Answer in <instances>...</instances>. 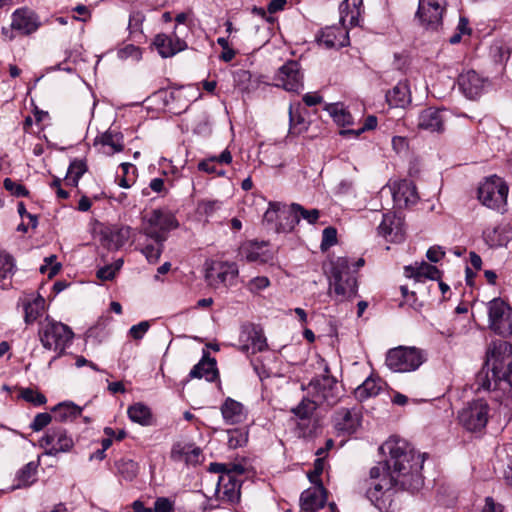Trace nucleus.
Here are the masks:
<instances>
[{"instance_id": "obj_19", "label": "nucleus", "mask_w": 512, "mask_h": 512, "mask_svg": "<svg viewBox=\"0 0 512 512\" xmlns=\"http://www.w3.org/2000/svg\"><path fill=\"white\" fill-rule=\"evenodd\" d=\"M158 53L163 58H169L187 48L184 40L180 39L176 33L167 35L164 33L157 34L153 41Z\"/></svg>"}, {"instance_id": "obj_54", "label": "nucleus", "mask_w": 512, "mask_h": 512, "mask_svg": "<svg viewBox=\"0 0 512 512\" xmlns=\"http://www.w3.org/2000/svg\"><path fill=\"white\" fill-rule=\"evenodd\" d=\"M270 285V280L266 276H258L253 279H251L248 284L247 288L252 293H257L260 290H263L267 288Z\"/></svg>"}, {"instance_id": "obj_56", "label": "nucleus", "mask_w": 512, "mask_h": 512, "mask_svg": "<svg viewBox=\"0 0 512 512\" xmlns=\"http://www.w3.org/2000/svg\"><path fill=\"white\" fill-rule=\"evenodd\" d=\"M222 203L218 200H202L198 209L207 216L212 215L221 208Z\"/></svg>"}, {"instance_id": "obj_1", "label": "nucleus", "mask_w": 512, "mask_h": 512, "mask_svg": "<svg viewBox=\"0 0 512 512\" xmlns=\"http://www.w3.org/2000/svg\"><path fill=\"white\" fill-rule=\"evenodd\" d=\"M380 451L389 455L386 459V468H392L389 480L391 485H399V490L411 493L422 488L424 479L421 471L425 460L424 454H417L406 440L394 437L385 441Z\"/></svg>"}, {"instance_id": "obj_52", "label": "nucleus", "mask_w": 512, "mask_h": 512, "mask_svg": "<svg viewBox=\"0 0 512 512\" xmlns=\"http://www.w3.org/2000/svg\"><path fill=\"white\" fill-rule=\"evenodd\" d=\"M52 421V416L49 413H38L32 423L30 424V428L35 431L39 432L43 428H45L47 425H49Z\"/></svg>"}, {"instance_id": "obj_43", "label": "nucleus", "mask_w": 512, "mask_h": 512, "mask_svg": "<svg viewBox=\"0 0 512 512\" xmlns=\"http://www.w3.org/2000/svg\"><path fill=\"white\" fill-rule=\"evenodd\" d=\"M317 400L304 398L296 407L291 409V412L300 419H308L318 406Z\"/></svg>"}, {"instance_id": "obj_48", "label": "nucleus", "mask_w": 512, "mask_h": 512, "mask_svg": "<svg viewBox=\"0 0 512 512\" xmlns=\"http://www.w3.org/2000/svg\"><path fill=\"white\" fill-rule=\"evenodd\" d=\"M13 269V257L4 251H0V280L11 275L13 273Z\"/></svg>"}, {"instance_id": "obj_49", "label": "nucleus", "mask_w": 512, "mask_h": 512, "mask_svg": "<svg viewBox=\"0 0 512 512\" xmlns=\"http://www.w3.org/2000/svg\"><path fill=\"white\" fill-rule=\"evenodd\" d=\"M235 85L241 91H248L250 88L252 75L248 70L239 69L234 73Z\"/></svg>"}, {"instance_id": "obj_51", "label": "nucleus", "mask_w": 512, "mask_h": 512, "mask_svg": "<svg viewBox=\"0 0 512 512\" xmlns=\"http://www.w3.org/2000/svg\"><path fill=\"white\" fill-rule=\"evenodd\" d=\"M21 397L35 406H40L46 403L47 399L44 394L34 391L31 388H26L21 391Z\"/></svg>"}, {"instance_id": "obj_36", "label": "nucleus", "mask_w": 512, "mask_h": 512, "mask_svg": "<svg viewBox=\"0 0 512 512\" xmlns=\"http://www.w3.org/2000/svg\"><path fill=\"white\" fill-rule=\"evenodd\" d=\"M96 142L103 146H109L111 148L110 154L121 152L124 148L123 136L113 131H106L96 139Z\"/></svg>"}, {"instance_id": "obj_35", "label": "nucleus", "mask_w": 512, "mask_h": 512, "mask_svg": "<svg viewBox=\"0 0 512 512\" xmlns=\"http://www.w3.org/2000/svg\"><path fill=\"white\" fill-rule=\"evenodd\" d=\"M381 390V386L379 381L368 377L360 386H358L355 390V396L360 401H363L369 397H373L379 394Z\"/></svg>"}, {"instance_id": "obj_16", "label": "nucleus", "mask_w": 512, "mask_h": 512, "mask_svg": "<svg viewBox=\"0 0 512 512\" xmlns=\"http://www.w3.org/2000/svg\"><path fill=\"white\" fill-rule=\"evenodd\" d=\"M392 196L395 205L399 208L414 205L419 200L415 184L407 179H402L393 184Z\"/></svg>"}, {"instance_id": "obj_7", "label": "nucleus", "mask_w": 512, "mask_h": 512, "mask_svg": "<svg viewBox=\"0 0 512 512\" xmlns=\"http://www.w3.org/2000/svg\"><path fill=\"white\" fill-rule=\"evenodd\" d=\"M508 185L497 175L487 177L478 187L479 201L489 209L501 210L507 204Z\"/></svg>"}, {"instance_id": "obj_59", "label": "nucleus", "mask_w": 512, "mask_h": 512, "mask_svg": "<svg viewBox=\"0 0 512 512\" xmlns=\"http://www.w3.org/2000/svg\"><path fill=\"white\" fill-rule=\"evenodd\" d=\"M392 224H393V217L388 214H384L381 223L379 224L377 230L378 234L387 237L392 232Z\"/></svg>"}, {"instance_id": "obj_33", "label": "nucleus", "mask_w": 512, "mask_h": 512, "mask_svg": "<svg viewBox=\"0 0 512 512\" xmlns=\"http://www.w3.org/2000/svg\"><path fill=\"white\" fill-rule=\"evenodd\" d=\"M337 33H341V31L334 27H326L317 36V41L326 48L342 47L345 45L344 40L348 38V34L345 33L343 40H338Z\"/></svg>"}, {"instance_id": "obj_5", "label": "nucleus", "mask_w": 512, "mask_h": 512, "mask_svg": "<svg viewBox=\"0 0 512 512\" xmlns=\"http://www.w3.org/2000/svg\"><path fill=\"white\" fill-rule=\"evenodd\" d=\"M178 226L179 222L170 210L157 208L142 216L140 232L153 241H166L168 233Z\"/></svg>"}, {"instance_id": "obj_20", "label": "nucleus", "mask_w": 512, "mask_h": 512, "mask_svg": "<svg viewBox=\"0 0 512 512\" xmlns=\"http://www.w3.org/2000/svg\"><path fill=\"white\" fill-rule=\"evenodd\" d=\"M417 126L431 133H442L445 129L444 111L434 107L424 109L418 116Z\"/></svg>"}, {"instance_id": "obj_25", "label": "nucleus", "mask_w": 512, "mask_h": 512, "mask_svg": "<svg viewBox=\"0 0 512 512\" xmlns=\"http://www.w3.org/2000/svg\"><path fill=\"white\" fill-rule=\"evenodd\" d=\"M486 244L491 248L506 246L512 240V227L509 224L488 228L483 232Z\"/></svg>"}, {"instance_id": "obj_26", "label": "nucleus", "mask_w": 512, "mask_h": 512, "mask_svg": "<svg viewBox=\"0 0 512 512\" xmlns=\"http://www.w3.org/2000/svg\"><path fill=\"white\" fill-rule=\"evenodd\" d=\"M221 414L226 424L241 423L246 418V411L242 403L228 397L221 405Z\"/></svg>"}, {"instance_id": "obj_31", "label": "nucleus", "mask_w": 512, "mask_h": 512, "mask_svg": "<svg viewBox=\"0 0 512 512\" xmlns=\"http://www.w3.org/2000/svg\"><path fill=\"white\" fill-rule=\"evenodd\" d=\"M52 411L55 413V419L60 422L76 419L82 413V408L73 402H63L57 404Z\"/></svg>"}, {"instance_id": "obj_27", "label": "nucleus", "mask_w": 512, "mask_h": 512, "mask_svg": "<svg viewBox=\"0 0 512 512\" xmlns=\"http://www.w3.org/2000/svg\"><path fill=\"white\" fill-rule=\"evenodd\" d=\"M404 274L407 278H413L416 282H420L423 277L430 280H439L441 277V271L436 266L424 261L420 264L415 263L414 265L405 266Z\"/></svg>"}, {"instance_id": "obj_28", "label": "nucleus", "mask_w": 512, "mask_h": 512, "mask_svg": "<svg viewBox=\"0 0 512 512\" xmlns=\"http://www.w3.org/2000/svg\"><path fill=\"white\" fill-rule=\"evenodd\" d=\"M241 338H245L246 341L250 342V344L244 345L243 348L248 351L251 347L252 353L261 352L267 348L266 338L262 329L254 324H249L243 328Z\"/></svg>"}, {"instance_id": "obj_24", "label": "nucleus", "mask_w": 512, "mask_h": 512, "mask_svg": "<svg viewBox=\"0 0 512 512\" xmlns=\"http://www.w3.org/2000/svg\"><path fill=\"white\" fill-rule=\"evenodd\" d=\"M399 489V485H391L389 480L382 478L381 482L369 487L366 491L367 498L379 509H387L386 498H390L391 490Z\"/></svg>"}, {"instance_id": "obj_41", "label": "nucleus", "mask_w": 512, "mask_h": 512, "mask_svg": "<svg viewBox=\"0 0 512 512\" xmlns=\"http://www.w3.org/2000/svg\"><path fill=\"white\" fill-rule=\"evenodd\" d=\"M227 434V444L230 449L243 447L248 442V431L242 428L229 429Z\"/></svg>"}, {"instance_id": "obj_46", "label": "nucleus", "mask_w": 512, "mask_h": 512, "mask_svg": "<svg viewBox=\"0 0 512 512\" xmlns=\"http://www.w3.org/2000/svg\"><path fill=\"white\" fill-rule=\"evenodd\" d=\"M37 466L34 462L27 463L23 468L19 470L17 473V478L19 481L18 486H27L33 482V478L36 474Z\"/></svg>"}, {"instance_id": "obj_10", "label": "nucleus", "mask_w": 512, "mask_h": 512, "mask_svg": "<svg viewBox=\"0 0 512 512\" xmlns=\"http://www.w3.org/2000/svg\"><path fill=\"white\" fill-rule=\"evenodd\" d=\"M325 372V375L312 379L308 388L319 404L325 402L332 406L340 398L339 387L336 378L328 374V367L325 368Z\"/></svg>"}, {"instance_id": "obj_29", "label": "nucleus", "mask_w": 512, "mask_h": 512, "mask_svg": "<svg viewBox=\"0 0 512 512\" xmlns=\"http://www.w3.org/2000/svg\"><path fill=\"white\" fill-rule=\"evenodd\" d=\"M386 101L390 107L403 108L411 102L409 85L406 81L398 82L386 93Z\"/></svg>"}, {"instance_id": "obj_21", "label": "nucleus", "mask_w": 512, "mask_h": 512, "mask_svg": "<svg viewBox=\"0 0 512 512\" xmlns=\"http://www.w3.org/2000/svg\"><path fill=\"white\" fill-rule=\"evenodd\" d=\"M361 414L356 408H340L334 414V427L337 431L352 434L360 426Z\"/></svg>"}, {"instance_id": "obj_40", "label": "nucleus", "mask_w": 512, "mask_h": 512, "mask_svg": "<svg viewBox=\"0 0 512 512\" xmlns=\"http://www.w3.org/2000/svg\"><path fill=\"white\" fill-rule=\"evenodd\" d=\"M326 110L334 121L341 126H347L353 123L351 114L339 103L327 105Z\"/></svg>"}, {"instance_id": "obj_57", "label": "nucleus", "mask_w": 512, "mask_h": 512, "mask_svg": "<svg viewBox=\"0 0 512 512\" xmlns=\"http://www.w3.org/2000/svg\"><path fill=\"white\" fill-rule=\"evenodd\" d=\"M391 471H392V468H386V460H385L383 462H379V464L377 466H374L370 469V478L377 479V478L383 476V478L390 480V472Z\"/></svg>"}, {"instance_id": "obj_14", "label": "nucleus", "mask_w": 512, "mask_h": 512, "mask_svg": "<svg viewBox=\"0 0 512 512\" xmlns=\"http://www.w3.org/2000/svg\"><path fill=\"white\" fill-rule=\"evenodd\" d=\"M275 85L282 87L288 92L300 93L303 90V74L300 64L290 60L282 65L274 76Z\"/></svg>"}, {"instance_id": "obj_32", "label": "nucleus", "mask_w": 512, "mask_h": 512, "mask_svg": "<svg viewBox=\"0 0 512 512\" xmlns=\"http://www.w3.org/2000/svg\"><path fill=\"white\" fill-rule=\"evenodd\" d=\"M264 248V243L249 242L241 247L240 254L248 262H266L267 256Z\"/></svg>"}, {"instance_id": "obj_8", "label": "nucleus", "mask_w": 512, "mask_h": 512, "mask_svg": "<svg viewBox=\"0 0 512 512\" xmlns=\"http://www.w3.org/2000/svg\"><path fill=\"white\" fill-rule=\"evenodd\" d=\"M489 327L503 337L512 335V308L501 298L488 303Z\"/></svg>"}, {"instance_id": "obj_34", "label": "nucleus", "mask_w": 512, "mask_h": 512, "mask_svg": "<svg viewBox=\"0 0 512 512\" xmlns=\"http://www.w3.org/2000/svg\"><path fill=\"white\" fill-rule=\"evenodd\" d=\"M232 161L231 152L228 149H225L219 156H214L209 159L203 160L198 164V169L200 171H204L207 173H217L218 175H223V171H217L215 167V163L220 164H230Z\"/></svg>"}, {"instance_id": "obj_2", "label": "nucleus", "mask_w": 512, "mask_h": 512, "mask_svg": "<svg viewBox=\"0 0 512 512\" xmlns=\"http://www.w3.org/2000/svg\"><path fill=\"white\" fill-rule=\"evenodd\" d=\"M491 379L494 388L501 381L512 387V345L505 341L494 343L493 348L487 352L486 363L476 375L477 390H490Z\"/></svg>"}, {"instance_id": "obj_4", "label": "nucleus", "mask_w": 512, "mask_h": 512, "mask_svg": "<svg viewBox=\"0 0 512 512\" xmlns=\"http://www.w3.org/2000/svg\"><path fill=\"white\" fill-rule=\"evenodd\" d=\"M38 337L43 348L56 353L48 363L50 368L55 360L66 354V349L72 344L74 332L68 325L47 317L46 322L39 328Z\"/></svg>"}, {"instance_id": "obj_64", "label": "nucleus", "mask_w": 512, "mask_h": 512, "mask_svg": "<svg viewBox=\"0 0 512 512\" xmlns=\"http://www.w3.org/2000/svg\"><path fill=\"white\" fill-rule=\"evenodd\" d=\"M482 512H503V506L495 503L492 497H486Z\"/></svg>"}, {"instance_id": "obj_9", "label": "nucleus", "mask_w": 512, "mask_h": 512, "mask_svg": "<svg viewBox=\"0 0 512 512\" xmlns=\"http://www.w3.org/2000/svg\"><path fill=\"white\" fill-rule=\"evenodd\" d=\"M287 215V222L280 223L282 231L287 232L294 229V227L300 222L301 219L306 220L309 224H314L320 217V211L318 209H305L303 206L297 203L290 205L287 211H281L279 217ZM274 216H277L275 209H268L264 215V218L268 221H273Z\"/></svg>"}, {"instance_id": "obj_11", "label": "nucleus", "mask_w": 512, "mask_h": 512, "mask_svg": "<svg viewBox=\"0 0 512 512\" xmlns=\"http://www.w3.org/2000/svg\"><path fill=\"white\" fill-rule=\"evenodd\" d=\"M489 406L484 400H476L463 408L458 415L460 424L468 431H481L488 422Z\"/></svg>"}, {"instance_id": "obj_47", "label": "nucleus", "mask_w": 512, "mask_h": 512, "mask_svg": "<svg viewBox=\"0 0 512 512\" xmlns=\"http://www.w3.org/2000/svg\"><path fill=\"white\" fill-rule=\"evenodd\" d=\"M191 443L177 442L172 446L170 457L175 462H186Z\"/></svg>"}, {"instance_id": "obj_6", "label": "nucleus", "mask_w": 512, "mask_h": 512, "mask_svg": "<svg viewBox=\"0 0 512 512\" xmlns=\"http://www.w3.org/2000/svg\"><path fill=\"white\" fill-rule=\"evenodd\" d=\"M426 360L424 352L416 347L398 346L386 354L385 364L393 372L417 370Z\"/></svg>"}, {"instance_id": "obj_12", "label": "nucleus", "mask_w": 512, "mask_h": 512, "mask_svg": "<svg viewBox=\"0 0 512 512\" xmlns=\"http://www.w3.org/2000/svg\"><path fill=\"white\" fill-rule=\"evenodd\" d=\"M11 28H2V33L9 39H14L13 30L22 35H30L41 25L39 16L27 7L16 9L11 16Z\"/></svg>"}, {"instance_id": "obj_3", "label": "nucleus", "mask_w": 512, "mask_h": 512, "mask_svg": "<svg viewBox=\"0 0 512 512\" xmlns=\"http://www.w3.org/2000/svg\"><path fill=\"white\" fill-rule=\"evenodd\" d=\"M358 285L355 271L351 270L346 257H337L331 261L329 276V295L336 302L352 300L357 296Z\"/></svg>"}, {"instance_id": "obj_58", "label": "nucleus", "mask_w": 512, "mask_h": 512, "mask_svg": "<svg viewBox=\"0 0 512 512\" xmlns=\"http://www.w3.org/2000/svg\"><path fill=\"white\" fill-rule=\"evenodd\" d=\"M174 502L167 497H158L154 502L153 512H173Z\"/></svg>"}, {"instance_id": "obj_61", "label": "nucleus", "mask_w": 512, "mask_h": 512, "mask_svg": "<svg viewBox=\"0 0 512 512\" xmlns=\"http://www.w3.org/2000/svg\"><path fill=\"white\" fill-rule=\"evenodd\" d=\"M144 16L140 12H135L130 15L128 29L131 33L140 29Z\"/></svg>"}, {"instance_id": "obj_23", "label": "nucleus", "mask_w": 512, "mask_h": 512, "mask_svg": "<svg viewBox=\"0 0 512 512\" xmlns=\"http://www.w3.org/2000/svg\"><path fill=\"white\" fill-rule=\"evenodd\" d=\"M363 11V0H343L339 5L341 25L344 28L357 26Z\"/></svg>"}, {"instance_id": "obj_45", "label": "nucleus", "mask_w": 512, "mask_h": 512, "mask_svg": "<svg viewBox=\"0 0 512 512\" xmlns=\"http://www.w3.org/2000/svg\"><path fill=\"white\" fill-rule=\"evenodd\" d=\"M238 276V267L236 263H222L220 266V271L218 273V279L222 283H229L230 285L233 283L234 279Z\"/></svg>"}, {"instance_id": "obj_37", "label": "nucleus", "mask_w": 512, "mask_h": 512, "mask_svg": "<svg viewBox=\"0 0 512 512\" xmlns=\"http://www.w3.org/2000/svg\"><path fill=\"white\" fill-rule=\"evenodd\" d=\"M128 416L131 421L141 425H149L151 421V411L148 406L142 403H136L128 408Z\"/></svg>"}, {"instance_id": "obj_30", "label": "nucleus", "mask_w": 512, "mask_h": 512, "mask_svg": "<svg viewBox=\"0 0 512 512\" xmlns=\"http://www.w3.org/2000/svg\"><path fill=\"white\" fill-rule=\"evenodd\" d=\"M219 376L218 369L216 367V360L204 355L202 359L197 363L190 371V378H202L209 382L215 381Z\"/></svg>"}, {"instance_id": "obj_18", "label": "nucleus", "mask_w": 512, "mask_h": 512, "mask_svg": "<svg viewBox=\"0 0 512 512\" xmlns=\"http://www.w3.org/2000/svg\"><path fill=\"white\" fill-rule=\"evenodd\" d=\"M485 83L486 80L474 70L464 72L458 78L460 90L471 100L477 99L483 93Z\"/></svg>"}, {"instance_id": "obj_50", "label": "nucleus", "mask_w": 512, "mask_h": 512, "mask_svg": "<svg viewBox=\"0 0 512 512\" xmlns=\"http://www.w3.org/2000/svg\"><path fill=\"white\" fill-rule=\"evenodd\" d=\"M3 185L15 197H27L29 195V191L24 185L14 182L11 178H5Z\"/></svg>"}, {"instance_id": "obj_22", "label": "nucleus", "mask_w": 512, "mask_h": 512, "mask_svg": "<svg viewBox=\"0 0 512 512\" xmlns=\"http://www.w3.org/2000/svg\"><path fill=\"white\" fill-rule=\"evenodd\" d=\"M241 481L238 478H232L230 474L219 476L216 493L220 500L229 503L238 502L240 499Z\"/></svg>"}, {"instance_id": "obj_44", "label": "nucleus", "mask_w": 512, "mask_h": 512, "mask_svg": "<svg viewBox=\"0 0 512 512\" xmlns=\"http://www.w3.org/2000/svg\"><path fill=\"white\" fill-rule=\"evenodd\" d=\"M165 241H154V244L145 245L141 252L149 263H157L164 248Z\"/></svg>"}, {"instance_id": "obj_55", "label": "nucleus", "mask_w": 512, "mask_h": 512, "mask_svg": "<svg viewBox=\"0 0 512 512\" xmlns=\"http://www.w3.org/2000/svg\"><path fill=\"white\" fill-rule=\"evenodd\" d=\"M376 126H377V118L373 115H369L365 119L364 124L361 128H359L358 130H343V131H341V134H343V135L354 134L355 136H358L364 131L372 130V129L376 128Z\"/></svg>"}, {"instance_id": "obj_42", "label": "nucleus", "mask_w": 512, "mask_h": 512, "mask_svg": "<svg viewBox=\"0 0 512 512\" xmlns=\"http://www.w3.org/2000/svg\"><path fill=\"white\" fill-rule=\"evenodd\" d=\"M115 465L125 480L132 481L138 474V464L131 459H120Z\"/></svg>"}, {"instance_id": "obj_62", "label": "nucleus", "mask_w": 512, "mask_h": 512, "mask_svg": "<svg viewBox=\"0 0 512 512\" xmlns=\"http://www.w3.org/2000/svg\"><path fill=\"white\" fill-rule=\"evenodd\" d=\"M202 454V450L195 446L194 444H192L190 450H189V453H188V456L186 458V464L187 465H196L200 462V456Z\"/></svg>"}, {"instance_id": "obj_13", "label": "nucleus", "mask_w": 512, "mask_h": 512, "mask_svg": "<svg viewBox=\"0 0 512 512\" xmlns=\"http://www.w3.org/2000/svg\"><path fill=\"white\" fill-rule=\"evenodd\" d=\"M39 444L46 449V454L49 456L70 452L74 447L73 438L62 427L48 429L39 440Z\"/></svg>"}, {"instance_id": "obj_38", "label": "nucleus", "mask_w": 512, "mask_h": 512, "mask_svg": "<svg viewBox=\"0 0 512 512\" xmlns=\"http://www.w3.org/2000/svg\"><path fill=\"white\" fill-rule=\"evenodd\" d=\"M45 300L38 296L33 301L24 304V320L27 324L33 323L41 315L44 309Z\"/></svg>"}, {"instance_id": "obj_63", "label": "nucleus", "mask_w": 512, "mask_h": 512, "mask_svg": "<svg viewBox=\"0 0 512 512\" xmlns=\"http://www.w3.org/2000/svg\"><path fill=\"white\" fill-rule=\"evenodd\" d=\"M426 256L429 261L437 263L445 256V252L440 246H433L428 249Z\"/></svg>"}, {"instance_id": "obj_53", "label": "nucleus", "mask_w": 512, "mask_h": 512, "mask_svg": "<svg viewBox=\"0 0 512 512\" xmlns=\"http://www.w3.org/2000/svg\"><path fill=\"white\" fill-rule=\"evenodd\" d=\"M337 243V231L333 227H327L322 232V250L327 249Z\"/></svg>"}, {"instance_id": "obj_39", "label": "nucleus", "mask_w": 512, "mask_h": 512, "mask_svg": "<svg viewBox=\"0 0 512 512\" xmlns=\"http://www.w3.org/2000/svg\"><path fill=\"white\" fill-rule=\"evenodd\" d=\"M87 165L83 160H74L70 163L66 174V184L77 186L80 178L86 172Z\"/></svg>"}, {"instance_id": "obj_17", "label": "nucleus", "mask_w": 512, "mask_h": 512, "mask_svg": "<svg viewBox=\"0 0 512 512\" xmlns=\"http://www.w3.org/2000/svg\"><path fill=\"white\" fill-rule=\"evenodd\" d=\"M327 501V492L322 483L303 491L300 496V507L304 512H315L323 508Z\"/></svg>"}, {"instance_id": "obj_60", "label": "nucleus", "mask_w": 512, "mask_h": 512, "mask_svg": "<svg viewBox=\"0 0 512 512\" xmlns=\"http://www.w3.org/2000/svg\"><path fill=\"white\" fill-rule=\"evenodd\" d=\"M149 327H150V324L148 321H142L137 325H133L130 328L129 333L132 336V338H134L136 340H140L143 338L144 334L148 331Z\"/></svg>"}, {"instance_id": "obj_15", "label": "nucleus", "mask_w": 512, "mask_h": 512, "mask_svg": "<svg viewBox=\"0 0 512 512\" xmlns=\"http://www.w3.org/2000/svg\"><path fill=\"white\" fill-rule=\"evenodd\" d=\"M443 11L436 0H420L416 16L426 30L437 31L442 26Z\"/></svg>"}]
</instances>
